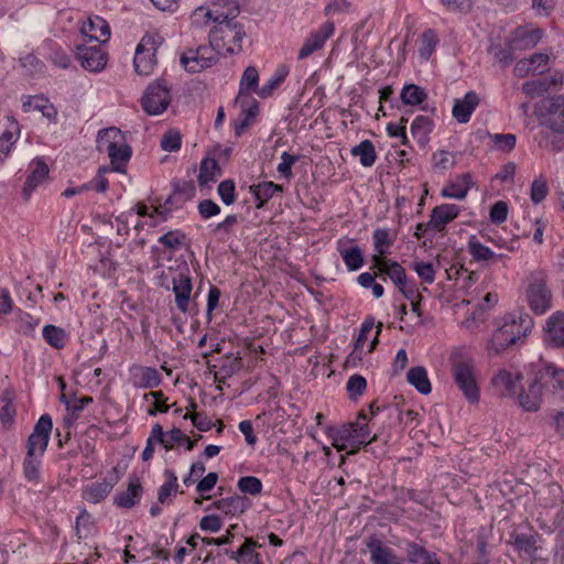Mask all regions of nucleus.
Masks as SVG:
<instances>
[{"mask_svg":"<svg viewBox=\"0 0 564 564\" xmlns=\"http://www.w3.org/2000/svg\"><path fill=\"white\" fill-rule=\"evenodd\" d=\"M52 427V417L48 414H43L28 437L23 475L29 481L39 482L40 480L42 457L48 446Z\"/></svg>","mask_w":564,"mask_h":564,"instance_id":"nucleus-1","label":"nucleus"},{"mask_svg":"<svg viewBox=\"0 0 564 564\" xmlns=\"http://www.w3.org/2000/svg\"><path fill=\"white\" fill-rule=\"evenodd\" d=\"M97 148L99 151L108 153L111 163V170L123 173L129 162L132 151L127 144L120 129L110 127L102 129L97 134Z\"/></svg>","mask_w":564,"mask_h":564,"instance_id":"nucleus-2","label":"nucleus"},{"mask_svg":"<svg viewBox=\"0 0 564 564\" xmlns=\"http://www.w3.org/2000/svg\"><path fill=\"white\" fill-rule=\"evenodd\" d=\"M229 17L220 21L209 33V43L219 54L234 55L242 50V40L246 35L241 24Z\"/></svg>","mask_w":564,"mask_h":564,"instance_id":"nucleus-3","label":"nucleus"},{"mask_svg":"<svg viewBox=\"0 0 564 564\" xmlns=\"http://www.w3.org/2000/svg\"><path fill=\"white\" fill-rule=\"evenodd\" d=\"M524 296L529 308L535 315H543L552 307L553 295L547 286V274L535 270L528 274Z\"/></svg>","mask_w":564,"mask_h":564,"instance_id":"nucleus-4","label":"nucleus"},{"mask_svg":"<svg viewBox=\"0 0 564 564\" xmlns=\"http://www.w3.org/2000/svg\"><path fill=\"white\" fill-rule=\"evenodd\" d=\"M533 327V319L529 314H520L518 318L505 322L491 337L492 348L499 352L518 340L525 337Z\"/></svg>","mask_w":564,"mask_h":564,"instance_id":"nucleus-5","label":"nucleus"},{"mask_svg":"<svg viewBox=\"0 0 564 564\" xmlns=\"http://www.w3.org/2000/svg\"><path fill=\"white\" fill-rule=\"evenodd\" d=\"M453 380L464 398L471 404L480 399V389L476 378L475 364L471 359H454L452 365Z\"/></svg>","mask_w":564,"mask_h":564,"instance_id":"nucleus-6","label":"nucleus"},{"mask_svg":"<svg viewBox=\"0 0 564 564\" xmlns=\"http://www.w3.org/2000/svg\"><path fill=\"white\" fill-rule=\"evenodd\" d=\"M163 39L156 33L145 34L139 42L134 54V69L138 74L148 76L156 65V51Z\"/></svg>","mask_w":564,"mask_h":564,"instance_id":"nucleus-7","label":"nucleus"},{"mask_svg":"<svg viewBox=\"0 0 564 564\" xmlns=\"http://www.w3.org/2000/svg\"><path fill=\"white\" fill-rule=\"evenodd\" d=\"M219 52L214 45H200L196 48H188L181 55V65L188 73H199L212 67L218 62Z\"/></svg>","mask_w":564,"mask_h":564,"instance_id":"nucleus-8","label":"nucleus"},{"mask_svg":"<svg viewBox=\"0 0 564 564\" xmlns=\"http://www.w3.org/2000/svg\"><path fill=\"white\" fill-rule=\"evenodd\" d=\"M171 102V93L163 82H156L148 86L141 99L143 110L150 116L161 115Z\"/></svg>","mask_w":564,"mask_h":564,"instance_id":"nucleus-9","label":"nucleus"},{"mask_svg":"<svg viewBox=\"0 0 564 564\" xmlns=\"http://www.w3.org/2000/svg\"><path fill=\"white\" fill-rule=\"evenodd\" d=\"M534 381L539 382L542 390L545 388L554 394L563 393L564 368L557 367L552 362L542 361L535 372Z\"/></svg>","mask_w":564,"mask_h":564,"instance_id":"nucleus-10","label":"nucleus"},{"mask_svg":"<svg viewBox=\"0 0 564 564\" xmlns=\"http://www.w3.org/2000/svg\"><path fill=\"white\" fill-rule=\"evenodd\" d=\"M172 284L177 308L182 313H187L193 285L189 278V269L186 264L172 278Z\"/></svg>","mask_w":564,"mask_h":564,"instance_id":"nucleus-11","label":"nucleus"},{"mask_svg":"<svg viewBox=\"0 0 564 564\" xmlns=\"http://www.w3.org/2000/svg\"><path fill=\"white\" fill-rule=\"evenodd\" d=\"M334 23L326 21L317 30L311 32L299 51V59L307 58L314 52L323 48L326 41L334 34Z\"/></svg>","mask_w":564,"mask_h":564,"instance_id":"nucleus-12","label":"nucleus"},{"mask_svg":"<svg viewBox=\"0 0 564 564\" xmlns=\"http://www.w3.org/2000/svg\"><path fill=\"white\" fill-rule=\"evenodd\" d=\"M238 13L239 8L235 2H230L226 11L220 9L219 4L214 3L212 8H197L192 14V21L197 25L208 23L209 21L219 23L229 17L236 18Z\"/></svg>","mask_w":564,"mask_h":564,"instance_id":"nucleus-13","label":"nucleus"},{"mask_svg":"<svg viewBox=\"0 0 564 564\" xmlns=\"http://www.w3.org/2000/svg\"><path fill=\"white\" fill-rule=\"evenodd\" d=\"M544 343L553 348H564V312L557 311L545 321Z\"/></svg>","mask_w":564,"mask_h":564,"instance_id":"nucleus-14","label":"nucleus"},{"mask_svg":"<svg viewBox=\"0 0 564 564\" xmlns=\"http://www.w3.org/2000/svg\"><path fill=\"white\" fill-rule=\"evenodd\" d=\"M550 57L547 54L535 53L529 58L520 59L516 63L513 73L518 77L543 74L549 69Z\"/></svg>","mask_w":564,"mask_h":564,"instance_id":"nucleus-15","label":"nucleus"},{"mask_svg":"<svg viewBox=\"0 0 564 564\" xmlns=\"http://www.w3.org/2000/svg\"><path fill=\"white\" fill-rule=\"evenodd\" d=\"M366 546L370 553L372 564H401L394 551L386 546L376 535H370L366 540Z\"/></svg>","mask_w":564,"mask_h":564,"instance_id":"nucleus-16","label":"nucleus"},{"mask_svg":"<svg viewBox=\"0 0 564 564\" xmlns=\"http://www.w3.org/2000/svg\"><path fill=\"white\" fill-rule=\"evenodd\" d=\"M77 58L80 65L89 72H100L106 65V54L100 44L78 46Z\"/></svg>","mask_w":564,"mask_h":564,"instance_id":"nucleus-17","label":"nucleus"},{"mask_svg":"<svg viewBox=\"0 0 564 564\" xmlns=\"http://www.w3.org/2000/svg\"><path fill=\"white\" fill-rule=\"evenodd\" d=\"M370 269L378 270L380 278H382L383 281L389 278L397 288L404 286V283H406V273L404 268L394 260H380L376 258L375 263L371 264Z\"/></svg>","mask_w":564,"mask_h":564,"instance_id":"nucleus-18","label":"nucleus"},{"mask_svg":"<svg viewBox=\"0 0 564 564\" xmlns=\"http://www.w3.org/2000/svg\"><path fill=\"white\" fill-rule=\"evenodd\" d=\"M22 110L24 112L39 111L50 122L56 123L57 121V109L44 95L23 96Z\"/></svg>","mask_w":564,"mask_h":564,"instance_id":"nucleus-19","label":"nucleus"},{"mask_svg":"<svg viewBox=\"0 0 564 564\" xmlns=\"http://www.w3.org/2000/svg\"><path fill=\"white\" fill-rule=\"evenodd\" d=\"M48 166L42 159H34L29 164V174L22 188V196L29 199L33 191L47 177Z\"/></svg>","mask_w":564,"mask_h":564,"instance_id":"nucleus-20","label":"nucleus"},{"mask_svg":"<svg viewBox=\"0 0 564 564\" xmlns=\"http://www.w3.org/2000/svg\"><path fill=\"white\" fill-rule=\"evenodd\" d=\"M479 102V95L470 90L462 99L454 100L452 115L458 123H467Z\"/></svg>","mask_w":564,"mask_h":564,"instance_id":"nucleus-21","label":"nucleus"},{"mask_svg":"<svg viewBox=\"0 0 564 564\" xmlns=\"http://www.w3.org/2000/svg\"><path fill=\"white\" fill-rule=\"evenodd\" d=\"M80 32L90 41L98 42L99 44L107 42L110 37V28L107 21L98 15L84 21L80 26Z\"/></svg>","mask_w":564,"mask_h":564,"instance_id":"nucleus-22","label":"nucleus"},{"mask_svg":"<svg viewBox=\"0 0 564 564\" xmlns=\"http://www.w3.org/2000/svg\"><path fill=\"white\" fill-rule=\"evenodd\" d=\"M460 213V207L455 204H442L433 208L429 225L432 230L443 231L445 226L453 221Z\"/></svg>","mask_w":564,"mask_h":564,"instance_id":"nucleus-23","label":"nucleus"},{"mask_svg":"<svg viewBox=\"0 0 564 564\" xmlns=\"http://www.w3.org/2000/svg\"><path fill=\"white\" fill-rule=\"evenodd\" d=\"M249 507V499L242 496L234 495L227 498L216 500L206 510L216 509L227 516H238L243 513Z\"/></svg>","mask_w":564,"mask_h":564,"instance_id":"nucleus-24","label":"nucleus"},{"mask_svg":"<svg viewBox=\"0 0 564 564\" xmlns=\"http://www.w3.org/2000/svg\"><path fill=\"white\" fill-rule=\"evenodd\" d=\"M521 378L518 372L501 369L492 377L491 383L502 397H513Z\"/></svg>","mask_w":564,"mask_h":564,"instance_id":"nucleus-25","label":"nucleus"},{"mask_svg":"<svg viewBox=\"0 0 564 564\" xmlns=\"http://www.w3.org/2000/svg\"><path fill=\"white\" fill-rule=\"evenodd\" d=\"M543 123L549 127L552 131L557 133L564 132V97L558 96L552 99L547 115Z\"/></svg>","mask_w":564,"mask_h":564,"instance_id":"nucleus-26","label":"nucleus"},{"mask_svg":"<svg viewBox=\"0 0 564 564\" xmlns=\"http://www.w3.org/2000/svg\"><path fill=\"white\" fill-rule=\"evenodd\" d=\"M142 492L140 479L138 477H130L127 490L116 495L115 503L120 508L130 509L139 502Z\"/></svg>","mask_w":564,"mask_h":564,"instance_id":"nucleus-27","label":"nucleus"},{"mask_svg":"<svg viewBox=\"0 0 564 564\" xmlns=\"http://www.w3.org/2000/svg\"><path fill=\"white\" fill-rule=\"evenodd\" d=\"M467 250L476 262L486 264L498 262L503 259V254L494 252L489 247L482 245L475 236H471L467 242Z\"/></svg>","mask_w":564,"mask_h":564,"instance_id":"nucleus-28","label":"nucleus"},{"mask_svg":"<svg viewBox=\"0 0 564 564\" xmlns=\"http://www.w3.org/2000/svg\"><path fill=\"white\" fill-rule=\"evenodd\" d=\"M259 73L254 66H248L241 76L239 85V94L236 97L235 102L243 107L247 99L249 98V91L258 90Z\"/></svg>","mask_w":564,"mask_h":564,"instance_id":"nucleus-29","label":"nucleus"},{"mask_svg":"<svg viewBox=\"0 0 564 564\" xmlns=\"http://www.w3.org/2000/svg\"><path fill=\"white\" fill-rule=\"evenodd\" d=\"M542 389L534 380L517 397L518 404L525 411L535 412L540 409Z\"/></svg>","mask_w":564,"mask_h":564,"instance_id":"nucleus-30","label":"nucleus"},{"mask_svg":"<svg viewBox=\"0 0 564 564\" xmlns=\"http://www.w3.org/2000/svg\"><path fill=\"white\" fill-rule=\"evenodd\" d=\"M512 539L514 549L520 555H527L530 560L535 558L539 534H512Z\"/></svg>","mask_w":564,"mask_h":564,"instance_id":"nucleus-31","label":"nucleus"},{"mask_svg":"<svg viewBox=\"0 0 564 564\" xmlns=\"http://www.w3.org/2000/svg\"><path fill=\"white\" fill-rule=\"evenodd\" d=\"M19 123L15 120H11L9 126L0 135V164L9 156L14 143L19 139Z\"/></svg>","mask_w":564,"mask_h":564,"instance_id":"nucleus-32","label":"nucleus"},{"mask_svg":"<svg viewBox=\"0 0 564 564\" xmlns=\"http://www.w3.org/2000/svg\"><path fill=\"white\" fill-rule=\"evenodd\" d=\"M434 127L433 120L427 116H417L411 123V134L421 148H424Z\"/></svg>","mask_w":564,"mask_h":564,"instance_id":"nucleus-33","label":"nucleus"},{"mask_svg":"<svg viewBox=\"0 0 564 564\" xmlns=\"http://www.w3.org/2000/svg\"><path fill=\"white\" fill-rule=\"evenodd\" d=\"M543 32L540 29L516 31L511 42L517 50H528L534 47L542 39Z\"/></svg>","mask_w":564,"mask_h":564,"instance_id":"nucleus-34","label":"nucleus"},{"mask_svg":"<svg viewBox=\"0 0 564 564\" xmlns=\"http://www.w3.org/2000/svg\"><path fill=\"white\" fill-rule=\"evenodd\" d=\"M338 252L349 271H357L364 265V256L357 245L345 247L343 241H338Z\"/></svg>","mask_w":564,"mask_h":564,"instance_id":"nucleus-35","label":"nucleus"},{"mask_svg":"<svg viewBox=\"0 0 564 564\" xmlns=\"http://www.w3.org/2000/svg\"><path fill=\"white\" fill-rule=\"evenodd\" d=\"M113 485L110 481L102 480L87 485L83 489V498L91 503H99L110 494Z\"/></svg>","mask_w":564,"mask_h":564,"instance_id":"nucleus-36","label":"nucleus"},{"mask_svg":"<svg viewBox=\"0 0 564 564\" xmlns=\"http://www.w3.org/2000/svg\"><path fill=\"white\" fill-rule=\"evenodd\" d=\"M133 380L140 388H155L161 383V376L153 367H138L133 372Z\"/></svg>","mask_w":564,"mask_h":564,"instance_id":"nucleus-37","label":"nucleus"},{"mask_svg":"<svg viewBox=\"0 0 564 564\" xmlns=\"http://www.w3.org/2000/svg\"><path fill=\"white\" fill-rule=\"evenodd\" d=\"M289 75V67L286 65H280L276 67L272 76L268 79L262 87L256 90L257 95L261 98L270 97L274 90L284 82Z\"/></svg>","mask_w":564,"mask_h":564,"instance_id":"nucleus-38","label":"nucleus"},{"mask_svg":"<svg viewBox=\"0 0 564 564\" xmlns=\"http://www.w3.org/2000/svg\"><path fill=\"white\" fill-rule=\"evenodd\" d=\"M373 247L376 253L371 257V262L375 263V259L378 258L380 260L387 259V254L389 253V247L392 245V239L390 238L389 230L386 228H378L373 231Z\"/></svg>","mask_w":564,"mask_h":564,"instance_id":"nucleus-39","label":"nucleus"},{"mask_svg":"<svg viewBox=\"0 0 564 564\" xmlns=\"http://www.w3.org/2000/svg\"><path fill=\"white\" fill-rule=\"evenodd\" d=\"M282 191V185L274 184L273 182H262L250 187V192L258 200L257 208L263 207V205L272 198L276 192Z\"/></svg>","mask_w":564,"mask_h":564,"instance_id":"nucleus-40","label":"nucleus"},{"mask_svg":"<svg viewBox=\"0 0 564 564\" xmlns=\"http://www.w3.org/2000/svg\"><path fill=\"white\" fill-rule=\"evenodd\" d=\"M358 422L348 423L340 427L329 426L327 427L328 436L335 442H349L351 445L357 447L358 434H356V426Z\"/></svg>","mask_w":564,"mask_h":564,"instance_id":"nucleus-41","label":"nucleus"},{"mask_svg":"<svg viewBox=\"0 0 564 564\" xmlns=\"http://www.w3.org/2000/svg\"><path fill=\"white\" fill-rule=\"evenodd\" d=\"M409 383H411L420 393L429 394L432 390L427 372L423 367H413L406 375Z\"/></svg>","mask_w":564,"mask_h":564,"instance_id":"nucleus-42","label":"nucleus"},{"mask_svg":"<svg viewBox=\"0 0 564 564\" xmlns=\"http://www.w3.org/2000/svg\"><path fill=\"white\" fill-rule=\"evenodd\" d=\"M352 156H358L362 166L370 167L377 160L375 147L370 140H364L350 151Z\"/></svg>","mask_w":564,"mask_h":564,"instance_id":"nucleus-43","label":"nucleus"},{"mask_svg":"<svg viewBox=\"0 0 564 564\" xmlns=\"http://www.w3.org/2000/svg\"><path fill=\"white\" fill-rule=\"evenodd\" d=\"M195 194L196 188L193 182L176 181L173 182V195L166 199L165 204H171L173 200L183 204L192 199Z\"/></svg>","mask_w":564,"mask_h":564,"instance_id":"nucleus-44","label":"nucleus"},{"mask_svg":"<svg viewBox=\"0 0 564 564\" xmlns=\"http://www.w3.org/2000/svg\"><path fill=\"white\" fill-rule=\"evenodd\" d=\"M400 98L404 105L419 106L425 101L427 95L422 87L415 84H408L403 86Z\"/></svg>","mask_w":564,"mask_h":564,"instance_id":"nucleus-45","label":"nucleus"},{"mask_svg":"<svg viewBox=\"0 0 564 564\" xmlns=\"http://www.w3.org/2000/svg\"><path fill=\"white\" fill-rule=\"evenodd\" d=\"M220 166L214 159H204L200 162L198 183L200 186H206L208 183L215 181L217 175H220Z\"/></svg>","mask_w":564,"mask_h":564,"instance_id":"nucleus-46","label":"nucleus"},{"mask_svg":"<svg viewBox=\"0 0 564 564\" xmlns=\"http://www.w3.org/2000/svg\"><path fill=\"white\" fill-rule=\"evenodd\" d=\"M42 335L45 341L55 349H62L66 345V332L55 325H46L43 327Z\"/></svg>","mask_w":564,"mask_h":564,"instance_id":"nucleus-47","label":"nucleus"},{"mask_svg":"<svg viewBox=\"0 0 564 564\" xmlns=\"http://www.w3.org/2000/svg\"><path fill=\"white\" fill-rule=\"evenodd\" d=\"M514 50L517 48L513 47V44L510 41L506 46L490 45L489 53L492 55L494 61L497 64H499L501 67H507L513 61Z\"/></svg>","mask_w":564,"mask_h":564,"instance_id":"nucleus-48","label":"nucleus"},{"mask_svg":"<svg viewBox=\"0 0 564 564\" xmlns=\"http://www.w3.org/2000/svg\"><path fill=\"white\" fill-rule=\"evenodd\" d=\"M404 551L406 561L411 564H421L433 554V552L427 551L423 545L413 541L405 542Z\"/></svg>","mask_w":564,"mask_h":564,"instance_id":"nucleus-49","label":"nucleus"},{"mask_svg":"<svg viewBox=\"0 0 564 564\" xmlns=\"http://www.w3.org/2000/svg\"><path fill=\"white\" fill-rule=\"evenodd\" d=\"M375 326L373 317H367L360 326L359 334L355 340V348L350 357L361 359V351L368 339L369 333Z\"/></svg>","mask_w":564,"mask_h":564,"instance_id":"nucleus-50","label":"nucleus"},{"mask_svg":"<svg viewBox=\"0 0 564 564\" xmlns=\"http://www.w3.org/2000/svg\"><path fill=\"white\" fill-rule=\"evenodd\" d=\"M494 148L503 153L511 152L517 143V137L513 133H489Z\"/></svg>","mask_w":564,"mask_h":564,"instance_id":"nucleus-51","label":"nucleus"},{"mask_svg":"<svg viewBox=\"0 0 564 564\" xmlns=\"http://www.w3.org/2000/svg\"><path fill=\"white\" fill-rule=\"evenodd\" d=\"M94 521L91 516L86 511L82 510L78 517L76 518L75 531L76 535L79 540L87 539L94 532Z\"/></svg>","mask_w":564,"mask_h":564,"instance_id":"nucleus-52","label":"nucleus"},{"mask_svg":"<svg viewBox=\"0 0 564 564\" xmlns=\"http://www.w3.org/2000/svg\"><path fill=\"white\" fill-rule=\"evenodd\" d=\"M166 477V481L160 487L158 494V500L160 503H165L167 498L172 495V492L177 490V477L175 473L171 469H166L164 473Z\"/></svg>","mask_w":564,"mask_h":564,"instance_id":"nucleus-53","label":"nucleus"},{"mask_svg":"<svg viewBox=\"0 0 564 564\" xmlns=\"http://www.w3.org/2000/svg\"><path fill=\"white\" fill-rule=\"evenodd\" d=\"M437 44V37L433 30H426L421 36L420 56L424 59H429L435 51Z\"/></svg>","mask_w":564,"mask_h":564,"instance_id":"nucleus-54","label":"nucleus"},{"mask_svg":"<svg viewBox=\"0 0 564 564\" xmlns=\"http://www.w3.org/2000/svg\"><path fill=\"white\" fill-rule=\"evenodd\" d=\"M237 487L241 492L251 496H257L262 491V482L254 476H243L239 478Z\"/></svg>","mask_w":564,"mask_h":564,"instance_id":"nucleus-55","label":"nucleus"},{"mask_svg":"<svg viewBox=\"0 0 564 564\" xmlns=\"http://www.w3.org/2000/svg\"><path fill=\"white\" fill-rule=\"evenodd\" d=\"M186 235L181 230H171L159 238V242L171 250H177L184 243Z\"/></svg>","mask_w":564,"mask_h":564,"instance_id":"nucleus-56","label":"nucleus"},{"mask_svg":"<svg viewBox=\"0 0 564 564\" xmlns=\"http://www.w3.org/2000/svg\"><path fill=\"white\" fill-rule=\"evenodd\" d=\"M221 202L229 206L236 202V185L232 180L221 181L217 187Z\"/></svg>","mask_w":564,"mask_h":564,"instance_id":"nucleus-57","label":"nucleus"},{"mask_svg":"<svg viewBox=\"0 0 564 564\" xmlns=\"http://www.w3.org/2000/svg\"><path fill=\"white\" fill-rule=\"evenodd\" d=\"M182 138L178 131L169 130L161 138V148L166 152H175L181 148Z\"/></svg>","mask_w":564,"mask_h":564,"instance_id":"nucleus-58","label":"nucleus"},{"mask_svg":"<svg viewBox=\"0 0 564 564\" xmlns=\"http://www.w3.org/2000/svg\"><path fill=\"white\" fill-rule=\"evenodd\" d=\"M442 197L445 198H453L463 200L467 194H466V186L464 187L460 185V183L455 178L453 182L447 183L441 191Z\"/></svg>","mask_w":564,"mask_h":564,"instance_id":"nucleus-59","label":"nucleus"},{"mask_svg":"<svg viewBox=\"0 0 564 564\" xmlns=\"http://www.w3.org/2000/svg\"><path fill=\"white\" fill-rule=\"evenodd\" d=\"M2 401L3 405L0 410V422L3 427L9 429L14 422L17 410L11 399L4 397Z\"/></svg>","mask_w":564,"mask_h":564,"instance_id":"nucleus-60","label":"nucleus"},{"mask_svg":"<svg viewBox=\"0 0 564 564\" xmlns=\"http://www.w3.org/2000/svg\"><path fill=\"white\" fill-rule=\"evenodd\" d=\"M432 164L435 170L445 171L452 169L455 161L449 152L440 150L433 154Z\"/></svg>","mask_w":564,"mask_h":564,"instance_id":"nucleus-61","label":"nucleus"},{"mask_svg":"<svg viewBox=\"0 0 564 564\" xmlns=\"http://www.w3.org/2000/svg\"><path fill=\"white\" fill-rule=\"evenodd\" d=\"M366 387H367V381L360 375L351 376L348 379L347 386H346L349 397L351 399H356V398L360 397L365 392Z\"/></svg>","mask_w":564,"mask_h":564,"instance_id":"nucleus-62","label":"nucleus"},{"mask_svg":"<svg viewBox=\"0 0 564 564\" xmlns=\"http://www.w3.org/2000/svg\"><path fill=\"white\" fill-rule=\"evenodd\" d=\"M412 268L424 283L432 284L434 282L435 269L432 263L413 262Z\"/></svg>","mask_w":564,"mask_h":564,"instance_id":"nucleus-63","label":"nucleus"},{"mask_svg":"<svg viewBox=\"0 0 564 564\" xmlns=\"http://www.w3.org/2000/svg\"><path fill=\"white\" fill-rule=\"evenodd\" d=\"M237 223V215H228L223 221L218 223L214 227L213 232L224 239L232 232V228Z\"/></svg>","mask_w":564,"mask_h":564,"instance_id":"nucleus-64","label":"nucleus"}]
</instances>
